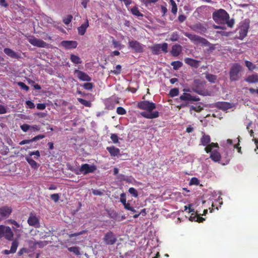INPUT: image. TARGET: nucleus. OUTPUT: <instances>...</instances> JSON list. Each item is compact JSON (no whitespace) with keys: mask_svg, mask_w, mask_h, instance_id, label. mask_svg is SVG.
<instances>
[{"mask_svg":"<svg viewBox=\"0 0 258 258\" xmlns=\"http://www.w3.org/2000/svg\"><path fill=\"white\" fill-rule=\"evenodd\" d=\"M242 70V66L239 63H233L230 68L229 71V79L231 81H237L241 77V72Z\"/></svg>","mask_w":258,"mask_h":258,"instance_id":"nucleus-4","label":"nucleus"},{"mask_svg":"<svg viewBox=\"0 0 258 258\" xmlns=\"http://www.w3.org/2000/svg\"><path fill=\"white\" fill-rule=\"evenodd\" d=\"M83 87L87 90H91L93 87V84L92 83H86L82 85Z\"/></svg>","mask_w":258,"mask_h":258,"instance_id":"nucleus-45","label":"nucleus"},{"mask_svg":"<svg viewBox=\"0 0 258 258\" xmlns=\"http://www.w3.org/2000/svg\"><path fill=\"white\" fill-rule=\"evenodd\" d=\"M106 150L110 153L111 156H116L120 154V150L114 146L107 147Z\"/></svg>","mask_w":258,"mask_h":258,"instance_id":"nucleus-24","label":"nucleus"},{"mask_svg":"<svg viewBox=\"0 0 258 258\" xmlns=\"http://www.w3.org/2000/svg\"><path fill=\"white\" fill-rule=\"evenodd\" d=\"M212 18L217 23H223L229 19L230 16L225 10L220 9L213 13Z\"/></svg>","mask_w":258,"mask_h":258,"instance_id":"nucleus-5","label":"nucleus"},{"mask_svg":"<svg viewBox=\"0 0 258 258\" xmlns=\"http://www.w3.org/2000/svg\"><path fill=\"white\" fill-rule=\"evenodd\" d=\"M70 59L75 64L81 63L82 62L81 59L78 55L73 54L71 55Z\"/></svg>","mask_w":258,"mask_h":258,"instance_id":"nucleus-30","label":"nucleus"},{"mask_svg":"<svg viewBox=\"0 0 258 258\" xmlns=\"http://www.w3.org/2000/svg\"><path fill=\"white\" fill-rule=\"evenodd\" d=\"M183 34L195 44L198 45L201 44L204 46H208L210 44L209 42L206 39L199 35L187 32H183Z\"/></svg>","mask_w":258,"mask_h":258,"instance_id":"nucleus-7","label":"nucleus"},{"mask_svg":"<svg viewBox=\"0 0 258 258\" xmlns=\"http://www.w3.org/2000/svg\"><path fill=\"white\" fill-rule=\"evenodd\" d=\"M120 202L124 205L126 203L125 195L124 194H121L120 199Z\"/></svg>","mask_w":258,"mask_h":258,"instance_id":"nucleus-60","label":"nucleus"},{"mask_svg":"<svg viewBox=\"0 0 258 258\" xmlns=\"http://www.w3.org/2000/svg\"><path fill=\"white\" fill-rule=\"evenodd\" d=\"M178 39L179 35L177 32H174L171 34L170 40L171 41H177Z\"/></svg>","mask_w":258,"mask_h":258,"instance_id":"nucleus-42","label":"nucleus"},{"mask_svg":"<svg viewBox=\"0 0 258 258\" xmlns=\"http://www.w3.org/2000/svg\"><path fill=\"white\" fill-rule=\"evenodd\" d=\"M26 104L27 105V107L30 109L34 108L35 107L34 104L31 101H27L26 102Z\"/></svg>","mask_w":258,"mask_h":258,"instance_id":"nucleus-61","label":"nucleus"},{"mask_svg":"<svg viewBox=\"0 0 258 258\" xmlns=\"http://www.w3.org/2000/svg\"><path fill=\"white\" fill-rule=\"evenodd\" d=\"M203 135L201 137L200 139V142L201 144L205 146V151L207 153H209L211 152V150H213L214 148H219L218 144L216 143H211V138L209 135H206L204 133H202Z\"/></svg>","mask_w":258,"mask_h":258,"instance_id":"nucleus-3","label":"nucleus"},{"mask_svg":"<svg viewBox=\"0 0 258 258\" xmlns=\"http://www.w3.org/2000/svg\"><path fill=\"white\" fill-rule=\"evenodd\" d=\"M186 19V17L184 15H179L178 17V20L180 23H182Z\"/></svg>","mask_w":258,"mask_h":258,"instance_id":"nucleus-62","label":"nucleus"},{"mask_svg":"<svg viewBox=\"0 0 258 258\" xmlns=\"http://www.w3.org/2000/svg\"><path fill=\"white\" fill-rule=\"evenodd\" d=\"M121 67L120 65H117L115 67V70L112 71L111 72L115 75H118L120 73Z\"/></svg>","mask_w":258,"mask_h":258,"instance_id":"nucleus-50","label":"nucleus"},{"mask_svg":"<svg viewBox=\"0 0 258 258\" xmlns=\"http://www.w3.org/2000/svg\"><path fill=\"white\" fill-rule=\"evenodd\" d=\"M185 62L191 66V67H197L198 65L199 61L197 60H195L194 59L191 58H186L184 59Z\"/></svg>","mask_w":258,"mask_h":258,"instance_id":"nucleus-28","label":"nucleus"},{"mask_svg":"<svg viewBox=\"0 0 258 258\" xmlns=\"http://www.w3.org/2000/svg\"><path fill=\"white\" fill-rule=\"evenodd\" d=\"M182 51V47L179 44H175L172 46L171 54L173 56H178Z\"/></svg>","mask_w":258,"mask_h":258,"instance_id":"nucleus-21","label":"nucleus"},{"mask_svg":"<svg viewBox=\"0 0 258 258\" xmlns=\"http://www.w3.org/2000/svg\"><path fill=\"white\" fill-rule=\"evenodd\" d=\"M40 130V127L39 125H30V131L31 132H36Z\"/></svg>","mask_w":258,"mask_h":258,"instance_id":"nucleus-55","label":"nucleus"},{"mask_svg":"<svg viewBox=\"0 0 258 258\" xmlns=\"http://www.w3.org/2000/svg\"><path fill=\"white\" fill-rule=\"evenodd\" d=\"M180 99L182 101H190L197 102L200 100V98L199 97L192 96L189 93H184L181 95L180 97Z\"/></svg>","mask_w":258,"mask_h":258,"instance_id":"nucleus-18","label":"nucleus"},{"mask_svg":"<svg viewBox=\"0 0 258 258\" xmlns=\"http://www.w3.org/2000/svg\"><path fill=\"white\" fill-rule=\"evenodd\" d=\"M78 42L76 41L66 40V49L76 48L78 46Z\"/></svg>","mask_w":258,"mask_h":258,"instance_id":"nucleus-27","label":"nucleus"},{"mask_svg":"<svg viewBox=\"0 0 258 258\" xmlns=\"http://www.w3.org/2000/svg\"><path fill=\"white\" fill-rule=\"evenodd\" d=\"M4 51L5 54L12 58H18L19 56L18 54L13 51L12 49L6 48L4 49Z\"/></svg>","mask_w":258,"mask_h":258,"instance_id":"nucleus-25","label":"nucleus"},{"mask_svg":"<svg viewBox=\"0 0 258 258\" xmlns=\"http://www.w3.org/2000/svg\"><path fill=\"white\" fill-rule=\"evenodd\" d=\"M18 246V242L16 240H14L13 241L12 243V245L11 246V251L12 253H15L17 249Z\"/></svg>","mask_w":258,"mask_h":258,"instance_id":"nucleus-37","label":"nucleus"},{"mask_svg":"<svg viewBox=\"0 0 258 258\" xmlns=\"http://www.w3.org/2000/svg\"><path fill=\"white\" fill-rule=\"evenodd\" d=\"M89 27V22L86 20L85 23L82 24L80 27L78 28V33L80 35H84L86 33V29Z\"/></svg>","mask_w":258,"mask_h":258,"instance_id":"nucleus-23","label":"nucleus"},{"mask_svg":"<svg viewBox=\"0 0 258 258\" xmlns=\"http://www.w3.org/2000/svg\"><path fill=\"white\" fill-rule=\"evenodd\" d=\"M27 40L32 45L38 47H45L47 45V43L43 40L35 38L33 36H30L28 37Z\"/></svg>","mask_w":258,"mask_h":258,"instance_id":"nucleus-11","label":"nucleus"},{"mask_svg":"<svg viewBox=\"0 0 258 258\" xmlns=\"http://www.w3.org/2000/svg\"><path fill=\"white\" fill-rule=\"evenodd\" d=\"M28 224L31 226L36 228L40 227L39 220L38 217L33 213H31L27 220Z\"/></svg>","mask_w":258,"mask_h":258,"instance_id":"nucleus-13","label":"nucleus"},{"mask_svg":"<svg viewBox=\"0 0 258 258\" xmlns=\"http://www.w3.org/2000/svg\"><path fill=\"white\" fill-rule=\"evenodd\" d=\"M32 141H31V139L30 140H24L22 141H21L20 143H19V145H25V144H29L31 143H32Z\"/></svg>","mask_w":258,"mask_h":258,"instance_id":"nucleus-63","label":"nucleus"},{"mask_svg":"<svg viewBox=\"0 0 258 258\" xmlns=\"http://www.w3.org/2000/svg\"><path fill=\"white\" fill-rule=\"evenodd\" d=\"M129 47L132 48L136 52L141 53L143 51L142 44L136 40H132L128 42Z\"/></svg>","mask_w":258,"mask_h":258,"instance_id":"nucleus-16","label":"nucleus"},{"mask_svg":"<svg viewBox=\"0 0 258 258\" xmlns=\"http://www.w3.org/2000/svg\"><path fill=\"white\" fill-rule=\"evenodd\" d=\"M199 184V180L196 177H192L190 180V185H198Z\"/></svg>","mask_w":258,"mask_h":258,"instance_id":"nucleus-52","label":"nucleus"},{"mask_svg":"<svg viewBox=\"0 0 258 258\" xmlns=\"http://www.w3.org/2000/svg\"><path fill=\"white\" fill-rule=\"evenodd\" d=\"M128 192L135 198H137L138 196V192L137 190L134 187H130L128 189Z\"/></svg>","mask_w":258,"mask_h":258,"instance_id":"nucleus-46","label":"nucleus"},{"mask_svg":"<svg viewBox=\"0 0 258 258\" xmlns=\"http://www.w3.org/2000/svg\"><path fill=\"white\" fill-rule=\"evenodd\" d=\"M78 100L81 104L84 105L85 106L89 107L91 106V103L90 101L80 98H78Z\"/></svg>","mask_w":258,"mask_h":258,"instance_id":"nucleus-36","label":"nucleus"},{"mask_svg":"<svg viewBox=\"0 0 258 258\" xmlns=\"http://www.w3.org/2000/svg\"><path fill=\"white\" fill-rule=\"evenodd\" d=\"M110 139L113 143L116 144L118 143V138L116 134H112L110 136Z\"/></svg>","mask_w":258,"mask_h":258,"instance_id":"nucleus-49","label":"nucleus"},{"mask_svg":"<svg viewBox=\"0 0 258 258\" xmlns=\"http://www.w3.org/2000/svg\"><path fill=\"white\" fill-rule=\"evenodd\" d=\"M68 250L74 253L77 255H79L81 254L80 250H79V248L78 247H76V246L71 247L68 248Z\"/></svg>","mask_w":258,"mask_h":258,"instance_id":"nucleus-38","label":"nucleus"},{"mask_svg":"<svg viewBox=\"0 0 258 258\" xmlns=\"http://www.w3.org/2000/svg\"><path fill=\"white\" fill-rule=\"evenodd\" d=\"M75 74L77 75L78 78L81 81L87 82L91 81V78L88 74L81 71L75 70Z\"/></svg>","mask_w":258,"mask_h":258,"instance_id":"nucleus-17","label":"nucleus"},{"mask_svg":"<svg viewBox=\"0 0 258 258\" xmlns=\"http://www.w3.org/2000/svg\"><path fill=\"white\" fill-rule=\"evenodd\" d=\"M12 212V210L8 207L0 208V220L8 217Z\"/></svg>","mask_w":258,"mask_h":258,"instance_id":"nucleus-19","label":"nucleus"},{"mask_svg":"<svg viewBox=\"0 0 258 258\" xmlns=\"http://www.w3.org/2000/svg\"><path fill=\"white\" fill-rule=\"evenodd\" d=\"M46 105L43 103H38L37 105V108L39 110H43L45 108Z\"/></svg>","mask_w":258,"mask_h":258,"instance_id":"nucleus-64","label":"nucleus"},{"mask_svg":"<svg viewBox=\"0 0 258 258\" xmlns=\"http://www.w3.org/2000/svg\"><path fill=\"white\" fill-rule=\"evenodd\" d=\"M158 1L159 0H142V2L146 6H148L149 4L155 3Z\"/></svg>","mask_w":258,"mask_h":258,"instance_id":"nucleus-54","label":"nucleus"},{"mask_svg":"<svg viewBox=\"0 0 258 258\" xmlns=\"http://www.w3.org/2000/svg\"><path fill=\"white\" fill-rule=\"evenodd\" d=\"M189 27L194 31L200 34H204L207 31L206 27L200 22L190 26Z\"/></svg>","mask_w":258,"mask_h":258,"instance_id":"nucleus-14","label":"nucleus"},{"mask_svg":"<svg viewBox=\"0 0 258 258\" xmlns=\"http://www.w3.org/2000/svg\"><path fill=\"white\" fill-rule=\"evenodd\" d=\"M193 215V214H191V216H190L191 219H193L194 220H195L196 222H198L199 223L203 222L204 221H205V219L202 217H201L196 212V214L194 216H192Z\"/></svg>","mask_w":258,"mask_h":258,"instance_id":"nucleus-33","label":"nucleus"},{"mask_svg":"<svg viewBox=\"0 0 258 258\" xmlns=\"http://www.w3.org/2000/svg\"><path fill=\"white\" fill-rule=\"evenodd\" d=\"M103 240L105 244L112 245L116 243L117 238L112 231H109L105 234Z\"/></svg>","mask_w":258,"mask_h":258,"instance_id":"nucleus-9","label":"nucleus"},{"mask_svg":"<svg viewBox=\"0 0 258 258\" xmlns=\"http://www.w3.org/2000/svg\"><path fill=\"white\" fill-rule=\"evenodd\" d=\"M18 85L20 86L22 89L25 90V91H27L29 90V87L27 86L25 83L23 82H19L18 83Z\"/></svg>","mask_w":258,"mask_h":258,"instance_id":"nucleus-53","label":"nucleus"},{"mask_svg":"<svg viewBox=\"0 0 258 258\" xmlns=\"http://www.w3.org/2000/svg\"><path fill=\"white\" fill-rule=\"evenodd\" d=\"M44 138V135H39L38 136H36L34 137L32 139H31V141H32V142H35L36 141H38L39 140L42 139H43Z\"/></svg>","mask_w":258,"mask_h":258,"instance_id":"nucleus-56","label":"nucleus"},{"mask_svg":"<svg viewBox=\"0 0 258 258\" xmlns=\"http://www.w3.org/2000/svg\"><path fill=\"white\" fill-rule=\"evenodd\" d=\"M33 156H34V159H38L40 156V152L38 150L30 152L25 156V158L32 168L37 169L39 165L32 158Z\"/></svg>","mask_w":258,"mask_h":258,"instance_id":"nucleus-6","label":"nucleus"},{"mask_svg":"<svg viewBox=\"0 0 258 258\" xmlns=\"http://www.w3.org/2000/svg\"><path fill=\"white\" fill-rule=\"evenodd\" d=\"M249 27V23L248 22H246V21L241 22L240 23V28H241L242 30H244L247 32H248Z\"/></svg>","mask_w":258,"mask_h":258,"instance_id":"nucleus-41","label":"nucleus"},{"mask_svg":"<svg viewBox=\"0 0 258 258\" xmlns=\"http://www.w3.org/2000/svg\"><path fill=\"white\" fill-rule=\"evenodd\" d=\"M86 232V230H82L79 232L74 233L73 234H69V239L68 240V241L74 244L77 243L81 241L80 238H79L78 236Z\"/></svg>","mask_w":258,"mask_h":258,"instance_id":"nucleus-15","label":"nucleus"},{"mask_svg":"<svg viewBox=\"0 0 258 258\" xmlns=\"http://www.w3.org/2000/svg\"><path fill=\"white\" fill-rule=\"evenodd\" d=\"M41 19L42 23L44 24L51 23L52 21V19L50 17L44 15L41 16Z\"/></svg>","mask_w":258,"mask_h":258,"instance_id":"nucleus-40","label":"nucleus"},{"mask_svg":"<svg viewBox=\"0 0 258 258\" xmlns=\"http://www.w3.org/2000/svg\"><path fill=\"white\" fill-rule=\"evenodd\" d=\"M245 64L246 67L250 71H252L256 69V65L252 63L251 61L248 60L245 61Z\"/></svg>","mask_w":258,"mask_h":258,"instance_id":"nucleus-34","label":"nucleus"},{"mask_svg":"<svg viewBox=\"0 0 258 258\" xmlns=\"http://www.w3.org/2000/svg\"><path fill=\"white\" fill-rule=\"evenodd\" d=\"M20 128L24 132H27V131H30V125L28 124H23L20 125Z\"/></svg>","mask_w":258,"mask_h":258,"instance_id":"nucleus-51","label":"nucleus"},{"mask_svg":"<svg viewBox=\"0 0 258 258\" xmlns=\"http://www.w3.org/2000/svg\"><path fill=\"white\" fill-rule=\"evenodd\" d=\"M150 49L153 54L158 55L162 51L164 53L167 52L168 44L163 43L162 44H156L150 47Z\"/></svg>","mask_w":258,"mask_h":258,"instance_id":"nucleus-8","label":"nucleus"},{"mask_svg":"<svg viewBox=\"0 0 258 258\" xmlns=\"http://www.w3.org/2000/svg\"><path fill=\"white\" fill-rule=\"evenodd\" d=\"M13 236L14 234L10 227L2 225H0V238L5 237L8 240H12Z\"/></svg>","mask_w":258,"mask_h":258,"instance_id":"nucleus-10","label":"nucleus"},{"mask_svg":"<svg viewBox=\"0 0 258 258\" xmlns=\"http://www.w3.org/2000/svg\"><path fill=\"white\" fill-rule=\"evenodd\" d=\"M205 77L209 82L212 83H215L217 78L216 75L211 74H206Z\"/></svg>","mask_w":258,"mask_h":258,"instance_id":"nucleus-31","label":"nucleus"},{"mask_svg":"<svg viewBox=\"0 0 258 258\" xmlns=\"http://www.w3.org/2000/svg\"><path fill=\"white\" fill-rule=\"evenodd\" d=\"M96 170V167L95 165H91L85 163L81 165L79 171L80 173L86 175L88 173H93Z\"/></svg>","mask_w":258,"mask_h":258,"instance_id":"nucleus-12","label":"nucleus"},{"mask_svg":"<svg viewBox=\"0 0 258 258\" xmlns=\"http://www.w3.org/2000/svg\"><path fill=\"white\" fill-rule=\"evenodd\" d=\"M179 94V89L178 88H173L170 90L169 92V95L171 97L176 96Z\"/></svg>","mask_w":258,"mask_h":258,"instance_id":"nucleus-43","label":"nucleus"},{"mask_svg":"<svg viewBox=\"0 0 258 258\" xmlns=\"http://www.w3.org/2000/svg\"><path fill=\"white\" fill-rule=\"evenodd\" d=\"M247 32L244 30H242L239 28V36L238 38L240 39H243L246 35Z\"/></svg>","mask_w":258,"mask_h":258,"instance_id":"nucleus-44","label":"nucleus"},{"mask_svg":"<svg viewBox=\"0 0 258 258\" xmlns=\"http://www.w3.org/2000/svg\"><path fill=\"white\" fill-rule=\"evenodd\" d=\"M116 112L119 115H124L126 114V111L124 108L119 106L117 108Z\"/></svg>","mask_w":258,"mask_h":258,"instance_id":"nucleus-47","label":"nucleus"},{"mask_svg":"<svg viewBox=\"0 0 258 258\" xmlns=\"http://www.w3.org/2000/svg\"><path fill=\"white\" fill-rule=\"evenodd\" d=\"M171 65L173 67L174 70H177L182 67V63L180 61H174L171 63Z\"/></svg>","mask_w":258,"mask_h":258,"instance_id":"nucleus-35","label":"nucleus"},{"mask_svg":"<svg viewBox=\"0 0 258 258\" xmlns=\"http://www.w3.org/2000/svg\"><path fill=\"white\" fill-rule=\"evenodd\" d=\"M51 199L55 202H57L59 198L58 194H55L51 195Z\"/></svg>","mask_w":258,"mask_h":258,"instance_id":"nucleus-58","label":"nucleus"},{"mask_svg":"<svg viewBox=\"0 0 258 258\" xmlns=\"http://www.w3.org/2000/svg\"><path fill=\"white\" fill-rule=\"evenodd\" d=\"M47 244H48V242L46 241H41L35 242L34 244V245L35 246V247L41 248V247L45 246Z\"/></svg>","mask_w":258,"mask_h":258,"instance_id":"nucleus-39","label":"nucleus"},{"mask_svg":"<svg viewBox=\"0 0 258 258\" xmlns=\"http://www.w3.org/2000/svg\"><path fill=\"white\" fill-rule=\"evenodd\" d=\"M216 107L223 110H226L231 107V104L226 102H219L216 104Z\"/></svg>","mask_w":258,"mask_h":258,"instance_id":"nucleus-22","label":"nucleus"},{"mask_svg":"<svg viewBox=\"0 0 258 258\" xmlns=\"http://www.w3.org/2000/svg\"><path fill=\"white\" fill-rule=\"evenodd\" d=\"M137 107L141 110H146L147 112H142L141 115L147 119H154L159 117V113L158 111L152 112L156 109V105L155 103L145 100L142 101L138 103Z\"/></svg>","mask_w":258,"mask_h":258,"instance_id":"nucleus-1","label":"nucleus"},{"mask_svg":"<svg viewBox=\"0 0 258 258\" xmlns=\"http://www.w3.org/2000/svg\"><path fill=\"white\" fill-rule=\"evenodd\" d=\"M210 153V158L211 159L212 161L215 162H219L221 159V156L220 153L216 150H214Z\"/></svg>","mask_w":258,"mask_h":258,"instance_id":"nucleus-20","label":"nucleus"},{"mask_svg":"<svg viewBox=\"0 0 258 258\" xmlns=\"http://www.w3.org/2000/svg\"><path fill=\"white\" fill-rule=\"evenodd\" d=\"M7 112V107L0 104V114H5Z\"/></svg>","mask_w":258,"mask_h":258,"instance_id":"nucleus-57","label":"nucleus"},{"mask_svg":"<svg viewBox=\"0 0 258 258\" xmlns=\"http://www.w3.org/2000/svg\"><path fill=\"white\" fill-rule=\"evenodd\" d=\"M169 3L171 6V12L174 15H176L177 12V6L174 0H169Z\"/></svg>","mask_w":258,"mask_h":258,"instance_id":"nucleus-32","label":"nucleus"},{"mask_svg":"<svg viewBox=\"0 0 258 258\" xmlns=\"http://www.w3.org/2000/svg\"><path fill=\"white\" fill-rule=\"evenodd\" d=\"M131 12L133 15L137 17H143V14L141 13L137 6H135L131 9Z\"/></svg>","mask_w":258,"mask_h":258,"instance_id":"nucleus-29","label":"nucleus"},{"mask_svg":"<svg viewBox=\"0 0 258 258\" xmlns=\"http://www.w3.org/2000/svg\"><path fill=\"white\" fill-rule=\"evenodd\" d=\"M92 194L95 196H102L103 192L99 189H93Z\"/></svg>","mask_w":258,"mask_h":258,"instance_id":"nucleus-59","label":"nucleus"},{"mask_svg":"<svg viewBox=\"0 0 258 258\" xmlns=\"http://www.w3.org/2000/svg\"><path fill=\"white\" fill-rule=\"evenodd\" d=\"M206 82L202 81L199 79H196L194 81L191 89L194 92L202 96L208 95V91L205 89Z\"/></svg>","mask_w":258,"mask_h":258,"instance_id":"nucleus-2","label":"nucleus"},{"mask_svg":"<svg viewBox=\"0 0 258 258\" xmlns=\"http://www.w3.org/2000/svg\"><path fill=\"white\" fill-rule=\"evenodd\" d=\"M224 23H226L228 27L232 28L235 23V20L234 19H231L230 20L228 19V20L225 21Z\"/></svg>","mask_w":258,"mask_h":258,"instance_id":"nucleus-48","label":"nucleus"},{"mask_svg":"<svg viewBox=\"0 0 258 258\" xmlns=\"http://www.w3.org/2000/svg\"><path fill=\"white\" fill-rule=\"evenodd\" d=\"M245 81L250 83H258V74H254L248 76Z\"/></svg>","mask_w":258,"mask_h":258,"instance_id":"nucleus-26","label":"nucleus"}]
</instances>
